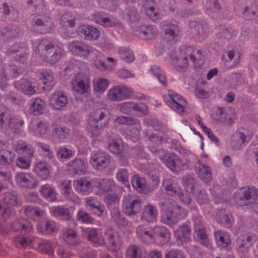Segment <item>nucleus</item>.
I'll return each instance as SVG.
<instances>
[{
  "label": "nucleus",
  "mask_w": 258,
  "mask_h": 258,
  "mask_svg": "<svg viewBox=\"0 0 258 258\" xmlns=\"http://www.w3.org/2000/svg\"><path fill=\"white\" fill-rule=\"evenodd\" d=\"M147 119L144 120V124L149 127L146 133V136L150 142L152 143L153 144L155 143V145L153 147H152L151 145H150L149 148L150 149V151L152 153H156L158 151V148L157 146L158 144L161 143L162 138L157 135L156 133L150 132L152 130V128L153 127L151 126V124H148V122H147Z\"/></svg>",
  "instance_id": "nucleus-37"
},
{
  "label": "nucleus",
  "mask_w": 258,
  "mask_h": 258,
  "mask_svg": "<svg viewBox=\"0 0 258 258\" xmlns=\"http://www.w3.org/2000/svg\"><path fill=\"white\" fill-rule=\"evenodd\" d=\"M62 236L64 240L70 245H76L81 242L76 232L72 229L65 230L63 233Z\"/></svg>",
  "instance_id": "nucleus-55"
},
{
  "label": "nucleus",
  "mask_w": 258,
  "mask_h": 258,
  "mask_svg": "<svg viewBox=\"0 0 258 258\" xmlns=\"http://www.w3.org/2000/svg\"><path fill=\"white\" fill-rule=\"evenodd\" d=\"M105 236L109 241L108 245V249L113 251L116 250L118 248V244L117 243L118 237H115V234L112 228H110L106 231Z\"/></svg>",
  "instance_id": "nucleus-60"
},
{
  "label": "nucleus",
  "mask_w": 258,
  "mask_h": 258,
  "mask_svg": "<svg viewBox=\"0 0 258 258\" xmlns=\"http://www.w3.org/2000/svg\"><path fill=\"white\" fill-rule=\"evenodd\" d=\"M150 71L157 78L162 85L166 86L167 80L166 76L158 66L156 65L152 66Z\"/></svg>",
  "instance_id": "nucleus-64"
},
{
  "label": "nucleus",
  "mask_w": 258,
  "mask_h": 258,
  "mask_svg": "<svg viewBox=\"0 0 258 258\" xmlns=\"http://www.w3.org/2000/svg\"><path fill=\"white\" fill-rule=\"evenodd\" d=\"M160 160L167 167L174 172H178L184 169L185 166L183 160L173 153L165 154Z\"/></svg>",
  "instance_id": "nucleus-17"
},
{
  "label": "nucleus",
  "mask_w": 258,
  "mask_h": 258,
  "mask_svg": "<svg viewBox=\"0 0 258 258\" xmlns=\"http://www.w3.org/2000/svg\"><path fill=\"white\" fill-rule=\"evenodd\" d=\"M174 235L177 241L183 244L190 239V228L187 225H182L175 231Z\"/></svg>",
  "instance_id": "nucleus-39"
},
{
  "label": "nucleus",
  "mask_w": 258,
  "mask_h": 258,
  "mask_svg": "<svg viewBox=\"0 0 258 258\" xmlns=\"http://www.w3.org/2000/svg\"><path fill=\"white\" fill-rule=\"evenodd\" d=\"M195 231L202 244L207 247H211V241L206 233L205 228L201 217H197L195 220Z\"/></svg>",
  "instance_id": "nucleus-25"
},
{
  "label": "nucleus",
  "mask_w": 258,
  "mask_h": 258,
  "mask_svg": "<svg viewBox=\"0 0 258 258\" xmlns=\"http://www.w3.org/2000/svg\"><path fill=\"white\" fill-rule=\"evenodd\" d=\"M197 174L205 182H208L212 178L211 169L209 166L206 164L198 163L197 166Z\"/></svg>",
  "instance_id": "nucleus-53"
},
{
  "label": "nucleus",
  "mask_w": 258,
  "mask_h": 258,
  "mask_svg": "<svg viewBox=\"0 0 258 258\" xmlns=\"http://www.w3.org/2000/svg\"><path fill=\"white\" fill-rule=\"evenodd\" d=\"M78 33L83 35L84 38L88 40H96L100 36V31L96 28L90 25H81L78 28Z\"/></svg>",
  "instance_id": "nucleus-32"
},
{
  "label": "nucleus",
  "mask_w": 258,
  "mask_h": 258,
  "mask_svg": "<svg viewBox=\"0 0 258 258\" xmlns=\"http://www.w3.org/2000/svg\"><path fill=\"white\" fill-rule=\"evenodd\" d=\"M15 154L12 151L2 149L0 151V164L3 165L12 164L15 160Z\"/></svg>",
  "instance_id": "nucleus-58"
},
{
  "label": "nucleus",
  "mask_w": 258,
  "mask_h": 258,
  "mask_svg": "<svg viewBox=\"0 0 258 258\" xmlns=\"http://www.w3.org/2000/svg\"><path fill=\"white\" fill-rule=\"evenodd\" d=\"M111 219L119 226H125L128 224L127 221L125 218L121 214L119 210L117 208H114L112 209L111 212Z\"/></svg>",
  "instance_id": "nucleus-62"
},
{
  "label": "nucleus",
  "mask_w": 258,
  "mask_h": 258,
  "mask_svg": "<svg viewBox=\"0 0 258 258\" xmlns=\"http://www.w3.org/2000/svg\"><path fill=\"white\" fill-rule=\"evenodd\" d=\"M137 123L128 126L126 132L123 131L122 132V134L123 136H125L126 138L131 139L134 142L138 140L140 138L141 125L140 123L138 120Z\"/></svg>",
  "instance_id": "nucleus-52"
},
{
  "label": "nucleus",
  "mask_w": 258,
  "mask_h": 258,
  "mask_svg": "<svg viewBox=\"0 0 258 258\" xmlns=\"http://www.w3.org/2000/svg\"><path fill=\"white\" fill-rule=\"evenodd\" d=\"M50 126L41 120H32L29 126V131L35 136L43 138L49 137Z\"/></svg>",
  "instance_id": "nucleus-21"
},
{
  "label": "nucleus",
  "mask_w": 258,
  "mask_h": 258,
  "mask_svg": "<svg viewBox=\"0 0 258 258\" xmlns=\"http://www.w3.org/2000/svg\"><path fill=\"white\" fill-rule=\"evenodd\" d=\"M33 47L45 61L51 65L58 62L63 54L61 47H55L53 42L47 38L33 42Z\"/></svg>",
  "instance_id": "nucleus-5"
},
{
  "label": "nucleus",
  "mask_w": 258,
  "mask_h": 258,
  "mask_svg": "<svg viewBox=\"0 0 258 258\" xmlns=\"http://www.w3.org/2000/svg\"><path fill=\"white\" fill-rule=\"evenodd\" d=\"M90 162L95 169L101 170L109 164L110 158L106 153L99 151L92 153Z\"/></svg>",
  "instance_id": "nucleus-20"
},
{
  "label": "nucleus",
  "mask_w": 258,
  "mask_h": 258,
  "mask_svg": "<svg viewBox=\"0 0 258 258\" xmlns=\"http://www.w3.org/2000/svg\"><path fill=\"white\" fill-rule=\"evenodd\" d=\"M204 8L206 13L212 17H213L214 14L218 13L220 9V5L218 3V0H207Z\"/></svg>",
  "instance_id": "nucleus-57"
},
{
  "label": "nucleus",
  "mask_w": 258,
  "mask_h": 258,
  "mask_svg": "<svg viewBox=\"0 0 258 258\" xmlns=\"http://www.w3.org/2000/svg\"><path fill=\"white\" fill-rule=\"evenodd\" d=\"M155 2L154 0H146L144 8L146 15L151 20L155 21L160 18V14L155 12Z\"/></svg>",
  "instance_id": "nucleus-49"
},
{
  "label": "nucleus",
  "mask_w": 258,
  "mask_h": 258,
  "mask_svg": "<svg viewBox=\"0 0 258 258\" xmlns=\"http://www.w3.org/2000/svg\"><path fill=\"white\" fill-rule=\"evenodd\" d=\"M255 240V237L254 236L247 234H240L236 240L239 250L241 252L246 251Z\"/></svg>",
  "instance_id": "nucleus-38"
},
{
  "label": "nucleus",
  "mask_w": 258,
  "mask_h": 258,
  "mask_svg": "<svg viewBox=\"0 0 258 258\" xmlns=\"http://www.w3.org/2000/svg\"><path fill=\"white\" fill-rule=\"evenodd\" d=\"M19 200L16 195L10 192L3 193L0 195V216L4 218L10 217L12 210L11 207L16 206Z\"/></svg>",
  "instance_id": "nucleus-12"
},
{
  "label": "nucleus",
  "mask_w": 258,
  "mask_h": 258,
  "mask_svg": "<svg viewBox=\"0 0 258 258\" xmlns=\"http://www.w3.org/2000/svg\"><path fill=\"white\" fill-rule=\"evenodd\" d=\"M90 19L96 23L106 27L115 26L118 24L116 19L112 16L108 17L106 14L102 12H95Z\"/></svg>",
  "instance_id": "nucleus-28"
},
{
  "label": "nucleus",
  "mask_w": 258,
  "mask_h": 258,
  "mask_svg": "<svg viewBox=\"0 0 258 258\" xmlns=\"http://www.w3.org/2000/svg\"><path fill=\"white\" fill-rule=\"evenodd\" d=\"M114 185V181L111 179H95V187L98 188L96 194L98 195H101L108 191Z\"/></svg>",
  "instance_id": "nucleus-41"
},
{
  "label": "nucleus",
  "mask_w": 258,
  "mask_h": 258,
  "mask_svg": "<svg viewBox=\"0 0 258 258\" xmlns=\"http://www.w3.org/2000/svg\"><path fill=\"white\" fill-rule=\"evenodd\" d=\"M189 26L192 32L198 33L203 39H205L210 33V30L207 23L201 24L196 22H191Z\"/></svg>",
  "instance_id": "nucleus-42"
},
{
  "label": "nucleus",
  "mask_w": 258,
  "mask_h": 258,
  "mask_svg": "<svg viewBox=\"0 0 258 258\" xmlns=\"http://www.w3.org/2000/svg\"><path fill=\"white\" fill-rule=\"evenodd\" d=\"M15 180L22 187L28 189L36 188L39 183L37 178L31 172L21 171L15 174Z\"/></svg>",
  "instance_id": "nucleus-16"
},
{
  "label": "nucleus",
  "mask_w": 258,
  "mask_h": 258,
  "mask_svg": "<svg viewBox=\"0 0 258 258\" xmlns=\"http://www.w3.org/2000/svg\"><path fill=\"white\" fill-rule=\"evenodd\" d=\"M215 218L218 222L225 227L230 228L232 225V216L225 210H219L216 215Z\"/></svg>",
  "instance_id": "nucleus-46"
},
{
  "label": "nucleus",
  "mask_w": 258,
  "mask_h": 258,
  "mask_svg": "<svg viewBox=\"0 0 258 258\" xmlns=\"http://www.w3.org/2000/svg\"><path fill=\"white\" fill-rule=\"evenodd\" d=\"M154 242L158 245L167 243L170 238V232L165 226L157 225L153 228Z\"/></svg>",
  "instance_id": "nucleus-27"
},
{
  "label": "nucleus",
  "mask_w": 258,
  "mask_h": 258,
  "mask_svg": "<svg viewBox=\"0 0 258 258\" xmlns=\"http://www.w3.org/2000/svg\"><path fill=\"white\" fill-rule=\"evenodd\" d=\"M12 228L16 232L21 234H17L14 237L13 242L15 246L18 248L24 247L31 245L35 240L36 237L33 236L26 237L23 234L31 232L33 229L32 223L28 220L20 218L13 223Z\"/></svg>",
  "instance_id": "nucleus-8"
},
{
  "label": "nucleus",
  "mask_w": 258,
  "mask_h": 258,
  "mask_svg": "<svg viewBox=\"0 0 258 258\" xmlns=\"http://www.w3.org/2000/svg\"><path fill=\"white\" fill-rule=\"evenodd\" d=\"M132 184L140 192L146 193L148 191L145 179L139 175H135L133 177Z\"/></svg>",
  "instance_id": "nucleus-59"
},
{
  "label": "nucleus",
  "mask_w": 258,
  "mask_h": 258,
  "mask_svg": "<svg viewBox=\"0 0 258 258\" xmlns=\"http://www.w3.org/2000/svg\"><path fill=\"white\" fill-rule=\"evenodd\" d=\"M73 90L78 94L83 95L87 93L90 88V78L85 73L76 74L71 82Z\"/></svg>",
  "instance_id": "nucleus-14"
},
{
  "label": "nucleus",
  "mask_w": 258,
  "mask_h": 258,
  "mask_svg": "<svg viewBox=\"0 0 258 258\" xmlns=\"http://www.w3.org/2000/svg\"><path fill=\"white\" fill-rule=\"evenodd\" d=\"M141 204L142 200L139 196L130 195L123 198L122 205V210L128 216L135 215L140 212Z\"/></svg>",
  "instance_id": "nucleus-15"
},
{
  "label": "nucleus",
  "mask_w": 258,
  "mask_h": 258,
  "mask_svg": "<svg viewBox=\"0 0 258 258\" xmlns=\"http://www.w3.org/2000/svg\"><path fill=\"white\" fill-rule=\"evenodd\" d=\"M40 191L42 197L47 200L50 202L56 201L57 194L52 185L49 184L42 185Z\"/></svg>",
  "instance_id": "nucleus-50"
},
{
  "label": "nucleus",
  "mask_w": 258,
  "mask_h": 258,
  "mask_svg": "<svg viewBox=\"0 0 258 258\" xmlns=\"http://www.w3.org/2000/svg\"><path fill=\"white\" fill-rule=\"evenodd\" d=\"M110 82L108 79L100 77H97L93 80V88L95 92L102 94L108 88Z\"/></svg>",
  "instance_id": "nucleus-43"
},
{
  "label": "nucleus",
  "mask_w": 258,
  "mask_h": 258,
  "mask_svg": "<svg viewBox=\"0 0 258 258\" xmlns=\"http://www.w3.org/2000/svg\"><path fill=\"white\" fill-rule=\"evenodd\" d=\"M54 243L45 239H39L37 244V250L41 253L52 255L54 253Z\"/></svg>",
  "instance_id": "nucleus-44"
},
{
  "label": "nucleus",
  "mask_w": 258,
  "mask_h": 258,
  "mask_svg": "<svg viewBox=\"0 0 258 258\" xmlns=\"http://www.w3.org/2000/svg\"><path fill=\"white\" fill-rule=\"evenodd\" d=\"M82 235L83 237L87 238L96 246H101L105 243L103 237L98 233L96 228H82Z\"/></svg>",
  "instance_id": "nucleus-26"
},
{
  "label": "nucleus",
  "mask_w": 258,
  "mask_h": 258,
  "mask_svg": "<svg viewBox=\"0 0 258 258\" xmlns=\"http://www.w3.org/2000/svg\"><path fill=\"white\" fill-rule=\"evenodd\" d=\"M164 213L162 216V221L170 226L174 225L179 221L184 219L187 211L179 206L176 202H170L164 205Z\"/></svg>",
  "instance_id": "nucleus-9"
},
{
  "label": "nucleus",
  "mask_w": 258,
  "mask_h": 258,
  "mask_svg": "<svg viewBox=\"0 0 258 258\" xmlns=\"http://www.w3.org/2000/svg\"><path fill=\"white\" fill-rule=\"evenodd\" d=\"M246 142L247 137L243 133L236 132L232 136L231 145L234 150H240L245 146Z\"/></svg>",
  "instance_id": "nucleus-45"
},
{
  "label": "nucleus",
  "mask_w": 258,
  "mask_h": 258,
  "mask_svg": "<svg viewBox=\"0 0 258 258\" xmlns=\"http://www.w3.org/2000/svg\"><path fill=\"white\" fill-rule=\"evenodd\" d=\"M214 237L217 246L221 248H227L231 243L230 235L226 231H216Z\"/></svg>",
  "instance_id": "nucleus-35"
},
{
  "label": "nucleus",
  "mask_w": 258,
  "mask_h": 258,
  "mask_svg": "<svg viewBox=\"0 0 258 258\" xmlns=\"http://www.w3.org/2000/svg\"><path fill=\"white\" fill-rule=\"evenodd\" d=\"M24 213L26 216L33 220H36L38 218L42 217L44 212L39 207L33 206H28L25 208Z\"/></svg>",
  "instance_id": "nucleus-56"
},
{
  "label": "nucleus",
  "mask_w": 258,
  "mask_h": 258,
  "mask_svg": "<svg viewBox=\"0 0 258 258\" xmlns=\"http://www.w3.org/2000/svg\"><path fill=\"white\" fill-rule=\"evenodd\" d=\"M49 211L52 215L59 219L69 220L71 218L68 209L60 206L51 207Z\"/></svg>",
  "instance_id": "nucleus-51"
},
{
  "label": "nucleus",
  "mask_w": 258,
  "mask_h": 258,
  "mask_svg": "<svg viewBox=\"0 0 258 258\" xmlns=\"http://www.w3.org/2000/svg\"><path fill=\"white\" fill-rule=\"evenodd\" d=\"M67 169L71 174L80 175L85 173L86 166L83 160L76 158L68 163Z\"/></svg>",
  "instance_id": "nucleus-31"
},
{
  "label": "nucleus",
  "mask_w": 258,
  "mask_h": 258,
  "mask_svg": "<svg viewBox=\"0 0 258 258\" xmlns=\"http://www.w3.org/2000/svg\"><path fill=\"white\" fill-rule=\"evenodd\" d=\"M62 27L61 32L63 37H72L73 34V28L75 25V17L71 13L64 14L60 19Z\"/></svg>",
  "instance_id": "nucleus-22"
},
{
  "label": "nucleus",
  "mask_w": 258,
  "mask_h": 258,
  "mask_svg": "<svg viewBox=\"0 0 258 258\" xmlns=\"http://www.w3.org/2000/svg\"><path fill=\"white\" fill-rule=\"evenodd\" d=\"M67 46L73 55L81 57H87L91 51V48L82 41H73L69 43Z\"/></svg>",
  "instance_id": "nucleus-19"
},
{
  "label": "nucleus",
  "mask_w": 258,
  "mask_h": 258,
  "mask_svg": "<svg viewBox=\"0 0 258 258\" xmlns=\"http://www.w3.org/2000/svg\"><path fill=\"white\" fill-rule=\"evenodd\" d=\"M105 108H98L91 111L87 119L88 135L93 141L98 140L102 129L108 123L109 117Z\"/></svg>",
  "instance_id": "nucleus-3"
},
{
  "label": "nucleus",
  "mask_w": 258,
  "mask_h": 258,
  "mask_svg": "<svg viewBox=\"0 0 258 258\" xmlns=\"http://www.w3.org/2000/svg\"><path fill=\"white\" fill-rule=\"evenodd\" d=\"M50 165L42 160L36 161L34 164L33 172L42 180L48 178L50 173Z\"/></svg>",
  "instance_id": "nucleus-30"
},
{
  "label": "nucleus",
  "mask_w": 258,
  "mask_h": 258,
  "mask_svg": "<svg viewBox=\"0 0 258 258\" xmlns=\"http://www.w3.org/2000/svg\"><path fill=\"white\" fill-rule=\"evenodd\" d=\"M24 124V121L21 117H11L9 109L5 106H0V128L4 130L11 128L16 133Z\"/></svg>",
  "instance_id": "nucleus-10"
},
{
  "label": "nucleus",
  "mask_w": 258,
  "mask_h": 258,
  "mask_svg": "<svg viewBox=\"0 0 258 258\" xmlns=\"http://www.w3.org/2000/svg\"><path fill=\"white\" fill-rule=\"evenodd\" d=\"M27 4L28 6L34 5L32 11L35 16L31 22V31L40 34L51 32L55 24L49 16V11L43 0H28Z\"/></svg>",
  "instance_id": "nucleus-1"
},
{
  "label": "nucleus",
  "mask_w": 258,
  "mask_h": 258,
  "mask_svg": "<svg viewBox=\"0 0 258 258\" xmlns=\"http://www.w3.org/2000/svg\"><path fill=\"white\" fill-rule=\"evenodd\" d=\"M165 102L170 108L181 114H184V109L187 107L185 99L172 90L168 91Z\"/></svg>",
  "instance_id": "nucleus-13"
},
{
  "label": "nucleus",
  "mask_w": 258,
  "mask_h": 258,
  "mask_svg": "<svg viewBox=\"0 0 258 258\" xmlns=\"http://www.w3.org/2000/svg\"><path fill=\"white\" fill-rule=\"evenodd\" d=\"M184 187L186 189L183 192L180 190L176 184L172 179H166L163 182V185L165 187V190L167 195L173 196L178 197L183 204L186 205L190 203L191 199L190 196L188 192V190L192 192L195 183V179L188 176L183 179Z\"/></svg>",
  "instance_id": "nucleus-7"
},
{
  "label": "nucleus",
  "mask_w": 258,
  "mask_h": 258,
  "mask_svg": "<svg viewBox=\"0 0 258 258\" xmlns=\"http://www.w3.org/2000/svg\"><path fill=\"white\" fill-rule=\"evenodd\" d=\"M165 38L167 41L175 40L180 31L178 26L171 22H168L163 26Z\"/></svg>",
  "instance_id": "nucleus-36"
},
{
  "label": "nucleus",
  "mask_w": 258,
  "mask_h": 258,
  "mask_svg": "<svg viewBox=\"0 0 258 258\" xmlns=\"http://www.w3.org/2000/svg\"><path fill=\"white\" fill-rule=\"evenodd\" d=\"M26 49L23 46H20L15 45L13 46L9 51L6 52V53L9 57L15 59V62H12L6 74L4 69L2 68V61L0 60V88L2 90H5L7 86V79L9 77H16L21 71L16 69L15 67L17 65H20L21 63L24 65L26 62Z\"/></svg>",
  "instance_id": "nucleus-2"
},
{
  "label": "nucleus",
  "mask_w": 258,
  "mask_h": 258,
  "mask_svg": "<svg viewBox=\"0 0 258 258\" xmlns=\"http://www.w3.org/2000/svg\"><path fill=\"white\" fill-rule=\"evenodd\" d=\"M75 189L80 193L88 195L93 190V187H95V179L91 181L85 178H81L74 182Z\"/></svg>",
  "instance_id": "nucleus-29"
},
{
  "label": "nucleus",
  "mask_w": 258,
  "mask_h": 258,
  "mask_svg": "<svg viewBox=\"0 0 258 258\" xmlns=\"http://www.w3.org/2000/svg\"><path fill=\"white\" fill-rule=\"evenodd\" d=\"M107 146L109 150L115 154H120L124 149L122 140L114 136H111L108 138Z\"/></svg>",
  "instance_id": "nucleus-40"
},
{
  "label": "nucleus",
  "mask_w": 258,
  "mask_h": 258,
  "mask_svg": "<svg viewBox=\"0 0 258 258\" xmlns=\"http://www.w3.org/2000/svg\"><path fill=\"white\" fill-rule=\"evenodd\" d=\"M14 86L18 90L29 96L35 94L38 90L35 82L26 79H22L19 81L16 82Z\"/></svg>",
  "instance_id": "nucleus-24"
},
{
  "label": "nucleus",
  "mask_w": 258,
  "mask_h": 258,
  "mask_svg": "<svg viewBox=\"0 0 258 258\" xmlns=\"http://www.w3.org/2000/svg\"><path fill=\"white\" fill-rule=\"evenodd\" d=\"M137 234L141 241L147 243L154 242L153 228L150 229L147 226L140 225L137 229Z\"/></svg>",
  "instance_id": "nucleus-33"
},
{
  "label": "nucleus",
  "mask_w": 258,
  "mask_h": 258,
  "mask_svg": "<svg viewBox=\"0 0 258 258\" xmlns=\"http://www.w3.org/2000/svg\"><path fill=\"white\" fill-rule=\"evenodd\" d=\"M37 228L38 231L43 235L50 234L56 230L55 223L52 221H40L38 223Z\"/></svg>",
  "instance_id": "nucleus-48"
},
{
  "label": "nucleus",
  "mask_w": 258,
  "mask_h": 258,
  "mask_svg": "<svg viewBox=\"0 0 258 258\" xmlns=\"http://www.w3.org/2000/svg\"><path fill=\"white\" fill-rule=\"evenodd\" d=\"M39 79L43 84L48 87H51L54 84V77L51 72L45 71L40 73Z\"/></svg>",
  "instance_id": "nucleus-63"
},
{
  "label": "nucleus",
  "mask_w": 258,
  "mask_h": 258,
  "mask_svg": "<svg viewBox=\"0 0 258 258\" xmlns=\"http://www.w3.org/2000/svg\"><path fill=\"white\" fill-rule=\"evenodd\" d=\"M132 95V90L123 86H115L107 93V99L113 102H119L129 98Z\"/></svg>",
  "instance_id": "nucleus-18"
},
{
  "label": "nucleus",
  "mask_w": 258,
  "mask_h": 258,
  "mask_svg": "<svg viewBox=\"0 0 258 258\" xmlns=\"http://www.w3.org/2000/svg\"><path fill=\"white\" fill-rule=\"evenodd\" d=\"M257 196V188L253 186H248L239 188L235 193L234 198L239 205L244 206L255 202Z\"/></svg>",
  "instance_id": "nucleus-11"
},
{
  "label": "nucleus",
  "mask_w": 258,
  "mask_h": 258,
  "mask_svg": "<svg viewBox=\"0 0 258 258\" xmlns=\"http://www.w3.org/2000/svg\"><path fill=\"white\" fill-rule=\"evenodd\" d=\"M108 62H111L112 64H106L104 62L101 60L96 59L94 61V65L96 68L101 71L111 72L114 69V63L115 61V59L111 57H108L106 58Z\"/></svg>",
  "instance_id": "nucleus-61"
},
{
  "label": "nucleus",
  "mask_w": 258,
  "mask_h": 258,
  "mask_svg": "<svg viewBox=\"0 0 258 258\" xmlns=\"http://www.w3.org/2000/svg\"><path fill=\"white\" fill-rule=\"evenodd\" d=\"M68 101L67 95L63 92L58 91L51 95L50 105L54 110H63L67 106Z\"/></svg>",
  "instance_id": "nucleus-23"
},
{
  "label": "nucleus",
  "mask_w": 258,
  "mask_h": 258,
  "mask_svg": "<svg viewBox=\"0 0 258 258\" xmlns=\"http://www.w3.org/2000/svg\"><path fill=\"white\" fill-rule=\"evenodd\" d=\"M158 214L157 210L152 205H148L144 207L141 218L149 222H153L156 218Z\"/></svg>",
  "instance_id": "nucleus-54"
},
{
  "label": "nucleus",
  "mask_w": 258,
  "mask_h": 258,
  "mask_svg": "<svg viewBox=\"0 0 258 258\" xmlns=\"http://www.w3.org/2000/svg\"><path fill=\"white\" fill-rule=\"evenodd\" d=\"M47 107L45 101L37 97L32 103L30 110L34 115H40L43 113Z\"/></svg>",
  "instance_id": "nucleus-47"
},
{
  "label": "nucleus",
  "mask_w": 258,
  "mask_h": 258,
  "mask_svg": "<svg viewBox=\"0 0 258 258\" xmlns=\"http://www.w3.org/2000/svg\"><path fill=\"white\" fill-rule=\"evenodd\" d=\"M146 249L139 244H131L126 251V258H146Z\"/></svg>",
  "instance_id": "nucleus-34"
},
{
  "label": "nucleus",
  "mask_w": 258,
  "mask_h": 258,
  "mask_svg": "<svg viewBox=\"0 0 258 258\" xmlns=\"http://www.w3.org/2000/svg\"><path fill=\"white\" fill-rule=\"evenodd\" d=\"M123 18L129 21L133 33L138 37L143 39H151L157 36L158 31L155 26L141 25L140 17L134 8L128 10Z\"/></svg>",
  "instance_id": "nucleus-4"
},
{
  "label": "nucleus",
  "mask_w": 258,
  "mask_h": 258,
  "mask_svg": "<svg viewBox=\"0 0 258 258\" xmlns=\"http://www.w3.org/2000/svg\"><path fill=\"white\" fill-rule=\"evenodd\" d=\"M199 55V59H202V52L200 50L188 46L185 50H179L177 52L173 53L170 56L171 64L178 72H184L189 67L188 55L196 66L199 63L195 55Z\"/></svg>",
  "instance_id": "nucleus-6"
}]
</instances>
